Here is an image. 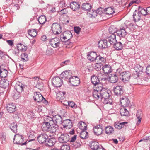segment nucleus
Returning <instances> with one entry per match:
<instances>
[{
  "label": "nucleus",
  "mask_w": 150,
  "mask_h": 150,
  "mask_svg": "<svg viewBox=\"0 0 150 150\" xmlns=\"http://www.w3.org/2000/svg\"><path fill=\"white\" fill-rule=\"evenodd\" d=\"M69 82L74 86H77L80 84V79L77 76H74L69 79Z\"/></svg>",
  "instance_id": "obj_14"
},
{
  "label": "nucleus",
  "mask_w": 150,
  "mask_h": 150,
  "mask_svg": "<svg viewBox=\"0 0 150 150\" xmlns=\"http://www.w3.org/2000/svg\"><path fill=\"white\" fill-rule=\"evenodd\" d=\"M113 91L115 95L117 96L122 95L124 93L123 87L121 86H117L115 87H114Z\"/></svg>",
  "instance_id": "obj_10"
},
{
  "label": "nucleus",
  "mask_w": 150,
  "mask_h": 150,
  "mask_svg": "<svg viewBox=\"0 0 150 150\" xmlns=\"http://www.w3.org/2000/svg\"><path fill=\"white\" fill-rule=\"evenodd\" d=\"M47 21L46 16L44 15H41L38 18L39 23L41 24H44Z\"/></svg>",
  "instance_id": "obj_49"
},
{
  "label": "nucleus",
  "mask_w": 150,
  "mask_h": 150,
  "mask_svg": "<svg viewBox=\"0 0 150 150\" xmlns=\"http://www.w3.org/2000/svg\"><path fill=\"white\" fill-rule=\"evenodd\" d=\"M88 136V133L86 131H83L80 133V136L83 139H86Z\"/></svg>",
  "instance_id": "obj_53"
},
{
  "label": "nucleus",
  "mask_w": 150,
  "mask_h": 150,
  "mask_svg": "<svg viewBox=\"0 0 150 150\" xmlns=\"http://www.w3.org/2000/svg\"><path fill=\"white\" fill-rule=\"evenodd\" d=\"M69 136L67 133H61L58 138L59 142L62 143H65L69 140Z\"/></svg>",
  "instance_id": "obj_6"
},
{
  "label": "nucleus",
  "mask_w": 150,
  "mask_h": 150,
  "mask_svg": "<svg viewBox=\"0 0 150 150\" xmlns=\"http://www.w3.org/2000/svg\"><path fill=\"white\" fill-rule=\"evenodd\" d=\"M99 99L100 98L102 100L104 99L109 98L110 97V94L105 89H104L101 92L99 95Z\"/></svg>",
  "instance_id": "obj_19"
},
{
  "label": "nucleus",
  "mask_w": 150,
  "mask_h": 150,
  "mask_svg": "<svg viewBox=\"0 0 150 150\" xmlns=\"http://www.w3.org/2000/svg\"><path fill=\"white\" fill-rule=\"evenodd\" d=\"M120 113L122 116H127L129 114V111L124 108H122L120 109Z\"/></svg>",
  "instance_id": "obj_43"
},
{
  "label": "nucleus",
  "mask_w": 150,
  "mask_h": 150,
  "mask_svg": "<svg viewBox=\"0 0 150 150\" xmlns=\"http://www.w3.org/2000/svg\"><path fill=\"white\" fill-rule=\"evenodd\" d=\"M17 48L21 51H25L27 49V47L21 43L18 44L17 46Z\"/></svg>",
  "instance_id": "obj_50"
},
{
  "label": "nucleus",
  "mask_w": 150,
  "mask_h": 150,
  "mask_svg": "<svg viewBox=\"0 0 150 150\" xmlns=\"http://www.w3.org/2000/svg\"><path fill=\"white\" fill-rule=\"evenodd\" d=\"M105 133L108 134H110L113 133L114 132L113 127L111 126H108L105 128Z\"/></svg>",
  "instance_id": "obj_44"
},
{
  "label": "nucleus",
  "mask_w": 150,
  "mask_h": 150,
  "mask_svg": "<svg viewBox=\"0 0 150 150\" xmlns=\"http://www.w3.org/2000/svg\"><path fill=\"white\" fill-rule=\"evenodd\" d=\"M109 33L111 34H115V35H117V30L116 27L114 26H110L109 30Z\"/></svg>",
  "instance_id": "obj_51"
},
{
  "label": "nucleus",
  "mask_w": 150,
  "mask_h": 150,
  "mask_svg": "<svg viewBox=\"0 0 150 150\" xmlns=\"http://www.w3.org/2000/svg\"><path fill=\"white\" fill-rule=\"evenodd\" d=\"M24 139V137L23 135H20L19 134H17L14 135L13 142L14 144H19L21 145H25L27 143L34 140V139H31L29 140L28 142L27 141H26L25 142L23 143Z\"/></svg>",
  "instance_id": "obj_2"
},
{
  "label": "nucleus",
  "mask_w": 150,
  "mask_h": 150,
  "mask_svg": "<svg viewBox=\"0 0 150 150\" xmlns=\"http://www.w3.org/2000/svg\"><path fill=\"white\" fill-rule=\"evenodd\" d=\"M53 120L54 125H58L61 124L62 122V118L61 116L57 115L53 117Z\"/></svg>",
  "instance_id": "obj_22"
},
{
  "label": "nucleus",
  "mask_w": 150,
  "mask_h": 150,
  "mask_svg": "<svg viewBox=\"0 0 150 150\" xmlns=\"http://www.w3.org/2000/svg\"><path fill=\"white\" fill-rule=\"evenodd\" d=\"M125 44L122 40H120V42H117L113 45V47L117 50H121L125 45Z\"/></svg>",
  "instance_id": "obj_20"
},
{
  "label": "nucleus",
  "mask_w": 150,
  "mask_h": 150,
  "mask_svg": "<svg viewBox=\"0 0 150 150\" xmlns=\"http://www.w3.org/2000/svg\"><path fill=\"white\" fill-rule=\"evenodd\" d=\"M134 69L137 74L140 73V72H142L143 70V67L139 64H136L134 68Z\"/></svg>",
  "instance_id": "obj_46"
},
{
  "label": "nucleus",
  "mask_w": 150,
  "mask_h": 150,
  "mask_svg": "<svg viewBox=\"0 0 150 150\" xmlns=\"http://www.w3.org/2000/svg\"><path fill=\"white\" fill-rule=\"evenodd\" d=\"M61 40L57 38H52L49 40L50 44L54 48L60 47L61 46Z\"/></svg>",
  "instance_id": "obj_5"
},
{
  "label": "nucleus",
  "mask_w": 150,
  "mask_h": 150,
  "mask_svg": "<svg viewBox=\"0 0 150 150\" xmlns=\"http://www.w3.org/2000/svg\"><path fill=\"white\" fill-rule=\"evenodd\" d=\"M82 8L84 11H88V13L92 8L91 5L89 3H84L81 6Z\"/></svg>",
  "instance_id": "obj_34"
},
{
  "label": "nucleus",
  "mask_w": 150,
  "mask_h": 150,
  "mask_svg": "<svg viewBox=\"0 0 150 150\" xmlns=\"http://www.w3.org/2000/svg\"><path fill=\"white\" fill-rule=\"evenodd\" d=\"M8 71L4 69H2L0 70V76L2 78H6L7 76Z\"/></svg>",
  "instance_id": "obj_45"
},
{
  "label": "nucleus",
  "mask_w": 150,
  "mask_h": 150,
  "mask_svg": "<svg viewBox=\"0 0 150 150\" xmlns=\"http://www.w3.org/2000/svg\"><path fill=\"white\" fill-rule=\"evenodd\" d=\"M70 7L73 11H76L80 8V5L78 3L73 2L70 4Z\"/></svg>",
  "instance_id": "obj_33"
},
{
  "label": "nucleus",
  "mask_w": 150,
  "mask_h": 150,
  "mask_svg": "<svg viewBox=\"0 0 150 150\" xmlns=\"http://www.w3.org/2000/svg\"><path fill=\"white\" fill-rule=\"evenodd\" d=\"M70 61L69 60H65L64 61H63L61 63V65L62 66H64L65 65L69 64L70 63Z\"/></svg>",
  "instance_id": "obj_62"
},
{
  "label": "nucleus",
  "mask_w": 150,
  "mask_h": 150,
  "mask_svg": "<svg viewBox=\"0 0 150 150\" xmlns=\"http://www.w3.org/2000/svg\"><path fill=\"white\" fill-rule=\"evenodd\" d=\"M102 129L100 125L95 126L93 128V131L95 134L99 135L101 134L102 132Z\"/></svg>",
  "instance_id": "obj_24"
},
{
  "label": "nucleus",
  "mask_w": 150,
  "mask_h": 150,
  "mask_svg": "<svg viewBox=\"0 0 150 150\" xmlns=\"http://www.w3.org/2000/svg\"><path fill=\"white\" fill-rule=\"evenodd\" d=\"M41 128L42 130L44 132L53 133L55 132L58 129V126L57 125H52L43 123Z\"/></svg>",
  "instance_id": "obj_1"
},
{
  "label": "nucleus",
  "mask_w": 150,
  "mask_h": 150,
  "mask_svg": "<svg viewBox=\"0 0 150 150\" xmlns=\"http://www.w3.org/2000/svg\"><path fill=\"white\" fill-rule=\"evenodd\" d=\"M24 88V85L20 82H17L14 86V88L18 93L22 92Z\"/></svg>",
  "instance_id": "obj_21"
},
{
  "label": "nucleus",
  "mask_w": 150,
  "mask_h": 150,
  "mask_svg": "<svg viewBox=\"0 0 150 150\" xmlns=\"http://www.w3.org/2000/svg\"><path fill=\"white\" fill-rule=\"evenodd\" d=\"M97 56L96 52H90L87 55V58L88 59L91 61H96Z\"/></svg>",
  "instance_id": "obj_23"
},
{
  "label": "nucleus",
  "mask_w": 150,
  "mask_h": 150,
  "mask_svg": "<svg viewBox=\"0 0 150 150\" xmlns=\"http://www.w3.org/2000/svg\"><path fill=\"white\" fill-rule=\"evenodd\" d=\"M98 143L96 142H91L90 147L93 150H97L100 147L98 146Z\"/></svg>",
  "instance_id": "obj_39"
},
{
  "label": "nucleus",
  "mask_w": 150,
  "mask_h": 150,
  "mask_svg": "<svg viewBox=\"0 0 150 150\" xmlns=\"http://www.w3.org/2000/svg\"><path fill=\"white\" fill-rule=\"evenodd\" d=\"M138 12L141 16L142 15L145 16L148 14H149V12L147 11V8L145 9L142 7H139L138 8Z\"/></svg>",
  "instance_id": "obj_35"
},
{
  "label": "nucleus",
  "mask_w": 150,
  "mask_h": 150,
  "mask_svg": "<svg viewBox=\"0 0 150 150\" xmlns=\"http://www.w3.org/2000/svg\"><path fill=\"white\" fill-rule=\"evenodd\" d=\"M120 103L124 107H126L129 105L130 101L127 98L124 97L121 98Z\"/></svg>",
  "instance_id": "obj_27"
},
{
  "label": "nucleus",
  "mask_w": 150,
  "mask_h": 150,
  "mask_svg": "<svg viewBox=\"0 0 150 150\" xmlns=\"http://www.w3.org/2000/svg\"><path fill=\"white\" fill-rule=\"evenodd\" d=\"M98 47L100 48H106L110 46L107 40L103 39L100 40L98 43Z\"/></svg>",
  "instance_id": "obj_13"
},
{
  "label": "nucleus",
  "mask_w": 150,
  "mask_h": 150,
  "mask_svg": "<svg viewBox=\"0 0 150 150\" xmlns=\"http://www.w3.org/2000/svg\"><path fill=\"white\" fill-rule=\"evenodd\" d=\"M102 70L104 74H108L112 71L111 66L109 65H105L102 67Z\"/></svg>",
  "instance_id": "obj_25"
},
{
  "label": "nucleus",
  "mask_w": 150,
  "mask_h": 150,
  "mask_svg": "<svg viewBox=\"0 0 150 150\" xmlns=\"http://www.w3.org/2000/svg\"><path fill=\"white\" fill-rule=\"evenodd\" d=\"M103 8L101 7L99 8L98 10H92V11L90 10L88 13V14H89V16L91 18H95L98 15L101 14Z\"/></svg>",
  "instance_id": "obj_12"
},
{
  "label": "nucleus",
  "mask_w": 150,
  "mask_h": 150,
  "mask_svg": "<svg viewBox=\"0 0 150 150\" xmlns=\"http://www.w3.org/2000/svg\"><path fill=\"white\" fill-rule=\"evenodd\" d=\"M6 110L10 113H12L16 110V107L15 104L13 103H10L6 105Z\"/></svg>",
  "instance_id": "obj_11"
},
{
  "label": "nucleus",
  "mask_w": 150,
  "mask_h": 150,
  "mask_svg": "<svg viewBox=\"0 0 150 150\" xmlns=\"http://www.w3.org/2000/svg\"><path fill=\"white\" fill-rule=\"evenodd\" d=\"M61 150H70V147L69 145H64L60 148Z\"/></svg>",
  "instance_id": "obj_59"
},
{
  "label": "nucleus",
  "mask_w": 150,
  "mask_h": 150,
  "mask_svg": "<svg viewBox=\"0 0 150 150\" xmlns=\"http://www.w3.org/2000/svg\"><path fill=\"white\" fill-rule=\"evenodd\" d=\"M127 122H115L114 124V126L116 128L120 129L123 127L124 125L125 126L126 124H127Z\"/></svg>",
  "instance_id": "obj_37"
},
{
  "label": "nucleus",
  "mask_w": 150,
  "mask_h": 150,
  "mask_svg": "<svg viewBox=\"0 0 150 150\" xmlns=\"http://www.w3.org/2000/svg\"><path fill=\"white\" fill-rule=\"evenodd\" d=\"M146 73L147 75L150 76V65H149L146 67Z\"/></svg>",
  "instance_id": "obj_64"
},
{
  "label": "nucleus",
  "mask_w": 150,
  "mask_h": 150,
  "mask_svg": "<svg viewBox=\"0 0 150 150\" xmlns=\"http://www.w3.org/2000/svg\"><path fill=\"white\" fill-rule=\"evenodd\" d=\"M66 92L65 91L59 92L56 94V98L58 100H62L65 98Z\"/></svg>",
  "instance_id": "obj_32"
},
{
  "label": "nucleus",
  "mask_w": 150,
  "mask_h": 150,
  "mask_svg": "<svg viewBox=\"0 0 150 150\" xmlns=\"http://www.w3.org/2000/svg\"><path fill=\"white\" fill-rule=\"evenodd\" d=\"M52 83L54 87H60L63 83V81L60 78L56 77L52 79Z\"/></svg>",
  "instance_id": "obj_9"
},
{
  "label": "nucleus",
  "mask_w": 150,
  "mask_h": 150,
  "mask_svg": "<svg viewBox=\"0 0 150 150\" xmlns=\"http://www.w3.org/2000/svg\"><path fill=\"white\" fill-rule=\"evenodd\" d=\"M106 61L105 58L101 56L100 55L97 56L96 60V62H98V63H100L102 62H105Z\"/></svg>",
  "instance_id": "obj_54"
},
{
  "label": "nucleus",
  "mask_w": 150,
  "mask_h": 150,
  "mask_svg": "<svg viewBox=\"0 0 150 150\" xmlns=\"http://www.w3.org/2000/svg\"><path fill=\"white\" fill-rule=\"evenodd\" d=\"M72 146L74 148H76L79 147L81 145L80 142L79 141L74 142L71 144Z\"/></svg>",
  "instance_id": "obj_52"
},
{
  "label": "nucleus",
  "mask_w": 150,
  "mask_h": 150,
  "mask_svg": "<svg viewBox=\"0 0 150 150\" xmlns=\"http://www.w3.org/2000/svg\"><path fill=\"white\" fill-rule=\"evenodd\" d=\"M135 13H134L133 14V18L135 22L138 21L140 19L141 16L137 11H135Z\"/></svg>",
  "instance_id": "obj_42"
},
{
  "label": "nucleus",
  "mask_w": 150,
  "mask_h": 150,
  "mask_svg": "<svg viewBox=\"0 0 150 150\" xmlns=\"http://www.w3.org/2000/svg\"><path fill=\"white\" fill-rule=\"evenodd\" d=\"M48 136L45 133H43L39 135L37 137L39 143L43 144L46 142Z\"/></svg>",
  "instance_id": "obj_16"
},
{
  "label": "nucleus",
  "mask_w": 150,
  "mask_h": 150,
  "mask_svg": "<svg viewBox=\"0 0 150 150\" xmlns=\"http://www.w3.org/2000/svg\"><path fill=\"white\" fill-rule=\"evenodd\" d=\"M142 111L140 110H139L137 111L136 116L138 119V121L137 123V125H138L140 123L142 117Z\"/></svg>",
  "instance_id": "obj_41"
},
{
  "label": "nucleus",
  "mask_w": 150,
  "mask_h": 150,
  "mask_svg": "<svg viewBox=\"0 0 150 150\" xmlns=\"http://www.w3.org/2000/svg\"><path fill=\"white\" fill-rule=\"evenodd\" d=\"M39 79L38 77H34V80L35 82H36L37 84L35 85V87L38 89L41 90L43 86L44 85L42 82H40L39 81Z\"/></svg>",
  "instance_id": "obj_28"
},
{
  "label": "nucleus",
  "mask_w": 150,
  "mask_h": 150,
  "mask_svg": "<svg viewBox=\"0 0 150 150\" xmlns=\"http://www.w3.org/2000/svg\"><path fill=\"white\" fill-rule=\"evenodd\" d=\"M44 122L43 123L53 125L54 122L53 118L48 116H45L44 118Z\"/></svg>",
  "instance_id": "obj_29"
},
{
  "label": "nucleus",
  "mask_w": 150,
  "mask_h": 150,
  "mask_svg": "<svg viewBox=\"0 0 150 150\" xmlns=\"http://www.w3.org/2000/svg\"><path fill=\"white\" fill-rule=\"evenodd\" d=\"M127 28L126 27H122L117 30V35L120 37H124L128 33Z\"/></svg>",
  "instance_id": "obj_8"
},
{
  "label": "nucleus",
  "mask_w": 150,
  "mask_h": 150,
  "mask_svg": "<svg viewBox=\"0 0 150 150\" xmlns=\"http://www.w3.org/2000/svg\"><path fill=\"white\" fill-rule=\"evenodd\" d=\"M118 79L117 75L115 74H112L111 76L109 77V80L110 82L112 83H116Z\"/></svg>",
  "instance_id": "obj_31"
},
{
  "label": "nucleus",
  "mask_w": 150,
  "mask_h": 150,
  "mask_svg": "<svg viewBox=\"0 0 150 150\" xmlns=\"http://www.w3.org/2000/svg\"><path fill=\"white\" fill-rule=\"evenodd\" d=\"M91 83L94 85L98 84L100 82L98 78L95 75H93L91 77Z\"/></svg>",
  "instance_id": "obj_38"
},
{
  "label": "nucleus",
  "mask_w": 150,
  "mask_h": 150,
  "mask_svg": "<svg viewBox=\"0 0 150 150\" xmlns=\"http://www.w3.org/2000/svg\"><path fill=\"white\" fill-rule=\"evenodd\" d=\"M11 130L14 133H16L17 131V125L16 122H13L10 125Z\"/></svg>",
  "instance_id": "obj_40"
},
{
  "label": "nucleus",
  "mask_w": 150,
  "mask_h": 150,
  "mask_svg": "<svg viewBox=\"0 0 150 150\" xmlns=\"http://www.w3.org/2000/svg\"><path fill=\"white\" fill-rule=\"evenodd\" d=\"M22 60L23 61H27L28 60V54L25 53H23L21 55Z\"/></svg>",
  "instance_id": "obj_55"
},
{
  "label": "nucleus",
  "mask_w": 150,
  "mask_h": 150,
  "mask_svg": "<svg viewBox=\"0 0 150 150\" xmlns=\"http://www.w3.org/2000/svg\"><path fill=\"white\" fill-rule=\"evenodd\" d=\"M28 33L31 36L34 37H35L37 34V31L35 29H29L28 31Z\"/></svg>",
  "instance_id": "obj_48"
},
{
  "label": "nucleus",
  "mask_w": 150,
  "mask_h": 150,
  "mask_svg": "<svg viewBox=\"0 0 150 150\" xmlns=\"http://www.w3.org/2000/svg\"><path fill=\"white\" fill-rule=\"evenodd\" d=\"M32 112L29 111L27 114V116L29 118H32L34 117V115Z\"/></svg>",
  "instance_id": "obj_63"
},
{
  "label": "nucleus",
  "mask_w": 150,
  "mask_h": 150,
  "mask_svg": "<svg viewBox=\"0 0 150 150\" xmlns=\"http://www.w3.org/2000/svg\"><path fill=\"white\" fill-rule=\"evenodd\" d=\"M102 100H103V103L105 104H109L110 105H112V101L111 99H109V98H108L104 99Z\"/></svg>",
  "instance_id": "obj_56"
},
{
  "label": "nucleus",
  "mask_w": 150,
  "mask_h": 150,
  "mask_svg": "<svg viewBox=\"0 0 150 150\" xmlns=\"http://www.w3.org/2000/svg\"><path fill=\"white\" fill-rule=\"evenodd\" d=\"M34 94L33 98L35 101L40 102L43 100L44 98L40 92H35L34 93Z\"/></svg>",
  "instance_id": "obj_18"
},
{
  "label": "nucleus",
  "mask_w": 150,
  "mask_h": 150,
  "mask_svg": "<svg viewBox=\"0 0 150 150\" xmlns=\"http://www.w3.org/2000/svg\"><path fill=\"white\" fill-rule=\"evenodd\" d=\"M62 33L64 36L67 37V41H68L72 38V35L71 32L69 31H67L63 32Z\"/></svg>",
  "instance_id": "obj_47"
},
{
  "label": "nucleus",
  "mask_w": 150,
  "mask_h": 150,
  "mask_svg": "<svg viewBox=\"0 0 150 150\" xmlns=\"http://www.w3.org/2000/svg\"><path fill=\"white\" fill-rule=\"evenodd\" d=\"M105 12V13L107 14L111 15L112 14L114 13L115 12V11L113 8L112 7H109L105 9L103 8V10L101 12Z\"/></svg>",
  "instance_id": "obj_36"
},
{
  "label": "nucleus",
  "mask_w": 150,
  "mask_h": 150,
  "mask_svg": "<svg viewBox=\"0 0 150 150\" xmlns=\"http://www.w3.org/2000/svg\"><path fill=\"white\" fill-rule=\"evenodd\" d=\"M107 40L110 45H113L117 42L116 35L114 34H111L107 38Z\"/></svg>",
  "instance_id": "obj_26"
},
{
  "label": "nucleus",
  "mask_w": 150,
  "mask_h": 150,
  "mask_svg": "<svg viewBox=\"0 0 150 150\" xmlns=\"http://www.w3.org/2000/svg\"><path fill=\"white\" fill-rule=\"evenodd\" d=\"M62 124L64 128L69 129L71 128L72 126L71 120L70 119H66L63 121Z\"/></svg>",
  "instance_id": "obj_17"
},
{
  "label": "nucleus",
  "mask_w": 150,
  "mask_h": 150,
  "mask_svg": "<svg viewBox=\"0 0 150 150\" xmlns=\"http://www.w3.org/2000/svg\"><path fill=\"white\" fill-rule=\"evenodd\" d=\"M124 71L122 70V69L121 68H118L116 72V74L118 76H119L120 77L122 75L121 74L123 73Z\"/></svg>",
  "instance_id": "obj_57"
},
{
  "label": "nucleus",
  "mask_w": 150,
  "mask_h": 150,
  "mask_svg": "<svg viewBox=\"0 0 150 150\" xmlns=\"http://www.w3.org/2000/svg\"><path fill=\"white\" fill-rule=\"evenodd\" d=\"M96 86L95 89L94 90L93 92V96L97 100L99 99V95L101 92L102 91L105 89L103 88L101 84H98L95 85Z\"/></svg>",
  "instance_id": "obj_3"
},
{
  "label": "nucleus",
  "mask_w": 150,
  "mask_h": 150,
  "mask_svg": "<svg viewBox=\"0 0 150 150\" xmlns=\"http://www.w3.org/2000/svg\"><path fill=\"white\" fill-rule=\"evenodd\" d=\"M60 77L64 79H65L67 82L69 81V79L71 77V72L66 71L61 73L60 75Z\"/></svg>",
  "instance_id": "obj_15"
},
{
  "label": "nucleus",
  "mask_w": 150,
  "mask_h": 150,
  "mask_svg": "<svg viewBox=\"0 0 150 150\" xmlns=\"http://www.w3.org/2000/svg\"><path fill=\"white\" fill-rule=\"evenodd\" d=\"M101 64L97 63L96 64L94 68L96 70L99 71L101 70Z\"/></svg>",
  "instance_id": "obj_58"
},
{
  "label": "nucleus",
  "mask_w": 150,
  "mask_h": 150,
  "mask_svg": "<svg viewBox=\"0 0 150 150\" xmlns=\"http://www.w3.org/2000/svg\"><path fill=\"white\" fill-rule=\"evenodd\" d=\"M51 28L52 33L54 35H58L62 32L61 26L59 24L57 23H53Z\"/></svg>",
  "instance_id": "obj_4"
},
{
  "label": "nucleus",
  "mask_w": 150,
  "mask_h": 150,
  "mask_svg": "<svg viewBox=\"0 0 150 150\" xmlns=\"http://www.w3.org/2000/svg\"><path fill=\"white\" fill-rule=\"evenodd\" d=\"M121 74L122 75L120 76V78L123 82H127L129 81L130 78L131 74L129 71H125Z\"/></svg>",
  "instance_id": "obj_7"
},
{
  "label": "nucleus",
  "mask_w": 150,
  "mask_h": 150,
  "mask_svg": "<svg viewBox=\"0 0 150 150\" xmlns=\"http://www.w3.org/2000/svg\"><path fill=\"white\" fill-rule=\"evenodd\" d=\"M53 50L51 48H49L46 50V53L48 55H51L53 52Z\"/></svg>",
  "instance_id": "obj_61"
},
{
  "label": "nucleus",
  "mask_w": 150,
  "mask_h": 150,
  "mask_svg": "<svg viewBox=\"0 0 150 150\" xmlns=\"http://www.w3.org/2000/svg\"><path fill=\"white\" fill-rule=\"evenodd\" d=\"M47 139H48L46 141V144L49 146L51 147L53 146L56 142V139L54 137Z\"/></svg>",
  "instance_id": "obj_30"
},
{
  "label": "nucleus",
  "mask_w": 150,
  "mask_h": 150,
  "mask_svg": "<svg viewBox=\"0 0 150 150\" xmlns=\"http://www.w3.org/2000/svg\"><path fill=\"white\" fill-rule=\"evenodd\" d=\"M68 105L69 106L74 108H76L77 107V105L73 101L68 102Z\"/></svg>",
  "instance_id": "obj_60"
}]
</instances>
